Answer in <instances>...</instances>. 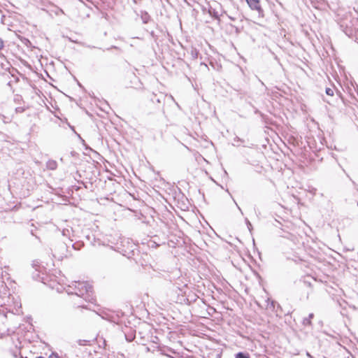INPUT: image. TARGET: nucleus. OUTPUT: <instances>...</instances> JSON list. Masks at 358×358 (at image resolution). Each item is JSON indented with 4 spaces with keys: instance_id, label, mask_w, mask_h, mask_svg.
<instances>
[{
    "instance_id": "obj_10",
    "label": "nucleus",
    "mask_w": 358,
    "mask_h": 358,
    "mask_svg": "<svg viewBox=\"0 0 358 358\" xmlns=\"http://www.w3.org/2000/svg\"><path fill=\"white\" fill-rule=\"evenodd\" d=\"M344 349H345V348H344L343 345H341V344H338V346H337V352H338V351L341 352V351H343Z\"/></svg>"
},
{
    "instance_id": "obj_12",
    "label": "nucleus",
    "mask_w": 358,
    "mask_h": 358,
    "mask_svg": "<svg viewBox=\"0 0 358 358\" xmlns=\"http://www.w3.org/2000/svg\"><path fill=\"white\" fill-rule=\"evenodd\" d=\"M3 47H4V43H3V40H1L0 38V50H2L3 48Z\"/></svg>"
},
{
    "instance_id": "obj_9",
    "label": "nucleus",
    "mask_w": 358,
    "mask_h": 358,
    "mask_svg": "<svg viewBox=\"0 0 358 358\" xmlns=\"http://www.w3.org/2000/svg\"><path fill=\"white\" fill-rule=\"evenodd\" d=\"M209 12L210 15H213V17H215V18H218V15L217 12H215V10L211 11L210 10H209Z\"/></svg>"
},
{
    "instance_id": "obj_2",
    "label": "nucleus",
    "mask_w": 358,
    "mask_h": 358,
    "mask_svg": "<svg viewBox=\"0 0 358 358\" xmlns=\"http://www.w3.org/2000/svg\"><path fill=\"white\" fill-rule=\"evenodd\" d=\"M339 28L344 34L349 37L352 36L354 34V29L351 25L349 26L345 22H342L339 24Z\"/></svg>"
},
{
    "instance_id": "obj_13",
    "label": "nucleus",
    "mask_w": 358,
    "mask_h": 358,
    "mask_svg": "<svg viewBox=\"0 0 358 358\" xmlns=\"http://www.w3.org/2000/svg\"><path fill=\"white\" fill-rule=\"evenodd\" d=\"M49 358H59V357H58V356H57V355H53V354H52V355H50V357H49Z\"/></svg>"
},
{
    "instance_id": "obj_15",
    "label": "nucleus",
    "mask_w": 358,
    "mask_h": 358,
    "mask_svg": "<svg viewBox=\"0 0 358 358\" xmlns=\"http://www.w3.org/2000/svg\"><path fill=\"white\" fill-rule=\"evenodd\" d=\"M340 10H341V8H337V16L341 15V13H339Z\"/></svg>"
},
{
    "instance_id": "obj_7",
    "label": "nucleus",
    "mask_w": 358,
    "mask_h": 358,
    "mask_svg": "<svg viewBox=\"0 0 358 358\" xmlns=\"http://www.w3.org/2000/svg\"><path fill=\"white\" fill-rule=\"evenodd\" d=\"M236 358H250L249 356L243 352H238L236 355Z\"/></svg>"
},
{
    "instance_id": "obj_1",
    "label": "nucleus",
    "mask_w": 358,
    "mask_h": 358,
    "mask_svg": "<svg viewBox=\"0 0 358 358\" xmlns=\"http://www.w3.org/2000/svg\"><path fill=\"white\" fill-rule=\"evenodd\" d=\"M70 287L73 289L71 294L83 297L85 300H90L92 293V287L87 282H73Z\"/></svg>"
},
{
    "instance_id": "obj_14",
    "label": "nucleus",
    "mask_w": 358,
    "mask_h": 358,
    "mask_svg": "<svg viewBox=\"0 0 358 358\" xmlns=\"http://www.w3.org/2000/svg\"><path fill=\"white\" fill-rule=\"evenodd\" d=\"M245 222H246L247 225H251V223L247 218L245 219Z\"/></svg>"
},
{
    "instance_id": "obj_3",
    "label": "nucleus",
    "mask_w": 358,
    "mask_h": 358,
    "mask_svg": "<svg viewBox=\"0 0 358 358\" xmlns=\"http://www.w3.org/2000/svg\"><path fill=\"white\" fill-rule=\"evenodd\" d=\"M246 1L250 8L257 10L259 15L263 12L259 0H246Z\"/></svg>"
},
{
    "instance_id": "obj_6",
    "label": "nucleus",
    "mask_w": 358,
    "mask_h": 358,
    "mask_svg": "<svg viewBox=\"0 0 358 358\" xmlns=\"http://www.w3.org/2000/svg\"><path fill=\"white\" fill-rule=\"evenodd\" d=\"M314 317L313 313H310L308 317L304 318L303 320V325H310L311 324V319Z\"/></svg>"
},
{
    "instance_id": "obj_18",
    "label": "nucleus",
    "mask_w": 358,
    "mask_h": 358,
    "mask_svg": "<svg viewBox=\"0 0 358 358\" xmlns=\"http://www.w3.org/2000/svg\"><path fill=\"white\" fill-rule=\"evenodd\" d=\"M248 228L249 229V230H251L252 224L251 225H248Z\"/></svg>"
},
{
    "instance_id": "obj_11",
    "label": "nucleus",
    "mask_w": 358,
    "mask_h": 358,
    "mask_svg": "<svg viewBox=\"0 0 358 358\" xmlns=\"http://www.w3.org/2000/svg\"><path fill=\"white\" fill-rule=\"evenodd\" d=\"M5 303V298L0 296V306H3Z\"/></svg>"
},
{
    "instance_id": "obj_17",
    "label": "nucleus",
    "mask_w": 358,
    "mask_h": 358,
    "mask_svg": "<svg viewBox=\"0 0 358 358\" xmlns=\"http://www.w3.org/2000/svg\"><path fill=\"white\" fill-rule=\"evenodd\" d=\"M236 206H237V207H238V210H239L241 211V213L243 214V212H242V210H241V208H240L237 204H236Z\"/></svg>"
},
{
    "instance_id": "obj_20",
    "label": "nucleus",
    "mask_w": 358,
    "mask_h": 358,
    "mask_svg": "<svg viewBox=\"0 0 358 358\" xmlns=\"http://www.w3.org/2000/svg\"><path fill=\"white\" fill-rule=\"evenodd\" d=\"M87 47L90 48H95L94 46H90V45H87Z\"/></svg>"
},
{
    "instance_id": "obj_4",
    "label": "nucleus",
    "mask_w": 358,
    "mask_h": 358,
    "mask_svg": "<svg viewBox=\"0 0 358 358\" xmlns=\"http://www.w3.org/2000/svg\"><path fill=\"white\" fill-rule=\"evenodd\" d=\"M32 267L35 268L36 271H37L38 273H41L43 269V267L40 265L39 262L37 260L33 261ZM34 278L37 279L40 278L39 274L36 273V275H34Z\"/></svg>"
},
{
    "instance_id": "obj_16",
    "label": "nucleus",
    "mask_w": 358,
    "mask_h": 358,
    "mask_svg": "<svg viewBox=\"0 0 358 358\" xmlns=\"http://www.w3.org/2000/svg\"><path fill=\"white\" fill-rule=\"evenodd\" d=\"M164 358H174L171 357V355H166Z\"/></svg>"
},
{
    "instance_id": "obj_8",
    "label": "nucleus",
    "mask_w": 358,
    "mask_h": 358,
    "mask_svg": "<svg viewBox=\"0 0 358 358\" xmlns=\"http://www.w3.org/2000/svg\"><path fill=\"white\" fill-rule=\"evenodd\" d=\"M326 93L327 94L329 95V96H333L334 95V90L331 88H327L326 89Z\"/></svg>"
},
{
    "instance_id": "obj_21",
    "label": "nucleus",
    "mask_w": 358,
    "mask_h": 358,
    "mask_svg": "<svg viewBox=\"0 0 358 358\" xmlns=\"http://www.w3.org/2000/svg\"><path fill=\"white\" fill-rule=\"evenodd\" d=\"M133 1H134V3H136V0H133Z\"/></svg>"
},
{
    "instance_id": "obj_5",
    "label": "nucleus",
    "mask_w": 358,
    "mask_h": 358,
    "mask_svg": "<svg viewBox=\"0 0 358 358\" xmlns=\"http://www.w3.org/2000/svg\"><path fill=\"white\" fill-rule=\"evenodd\" d=\"M46 166L50 170H55L57 169V164L55 160H49L47 162Z\"/></svg>"
},
{
    "instance_id": "obj_19",
    "label": "nucleus",
    "mask_w": 358,
    "mask_h": 358,
    "mask_svg": "<svg viewBox=\"0 0 358 358\" xmlns=\"http://www.w3.org/2000/svg\"><path fill=\"white\" fill-rule=\"evenodd\" d=\"M229 17L231 20H233V21H234V20H235V18H234V17H231V16H229Z\"/></svg>"
}]
</instances>
